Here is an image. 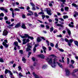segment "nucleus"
<instances>
[{"label":"nucleus","instance_id":"1","mask_svg":"<svg viewBox=\"0 0 78 78\" xmlns=\"http://www.w3.org/2000/svg\"><path fill=\"white\" fill-rule=\"evenodd\" d=\"M58 60L56 58H55L53 59L52 63L51 64V66L52 68H55L57 66L58 62L56 61Z\"/></svg>","mask_w":78,"mask_h":78},{"label":"nucleus","instance_id":"2","mask_svg":"<svg viewBox=\"0 0 78 78\" xmlns=\"http://www.w3.org/2000/svg\"><path fill=\"white\" fill-rule=\"evenodd\" d=\"M20 37L23 39V38H27V37L28 39H31V40L34 39V38L30 36L28 34H24V36H22V35H20Z\"/></svg>","mask_w":78,"mask_h":78},{"label":"nucleus","instance_id":"3","mask_svg":"<svg viewBox=\"0 0 78 78\" xmlns=\"http://www.w3.org/2000/svg\"><path fill=\"white\" fill-rule=\"evenodd\" d=\"M65 41L66 42H67L69 46H71V45H72V44L73 41V40L72 39H70L69 41L67 38H65Z\"/></svg>","mask_w":78,"mask_h":78},{"label":"nucleus","instance_id":"4","mask_svg":"<svg viewBox=\"0 0 78 78\" xmlns=\"http://www.w3.org/2000/svg\"><path fill=\"white\" fill-rule=\"evenodd\" d=\"M27 47L26 49L27 51H28L31 50V47H32V44H31L29 43L27 44Z\"/></svg>","mask_w":78,"mask_h":78},{"label":"nucleus","instance_id":"5","mask_svg":"<svg viewBox=\"0 0 78 78\" xmlns=\"http://www.w3.org/2000/svg\"><path fill=\"white\" fill-rule=\"evenodd\" d=\"M46 60L48 64H52L53 63L52 59V58H47L46 59Z\"/></svg>","mask_w":78,"mask_h":78},{"label":"nucleus","instance_id":"6","mask_svg":"<svg viewBox=\"0 0 78 78\" xmlns=\"http://www.w3.org/2000/svg\"><path fill=\"white\" fill-rule=\"evenodd\" d=\"M65 72H66V76H69V75H70V71H69V69H66Z\"/></svg>","mask_w":78,"mask_h":78},{"label":"nucleus","instance_id":"7","mask_svg":"<svg viewBox=\"0 0 78 78\" xmlns=\"http://www.w3.org/2000/svg\"><path fill=\"white\" fill-rule=\"evenodd\" d=\"M74 14H74L73 16L74 17H75V18L76 19H77V18H76V17H77L76 15L78 16V12H76V11H75L74 12Z\"/></svg>","mask_w":78,"mask_h":78},{"label":"nucleus","instance_id":"8","mask_svg":"<svg viewBox=\"0 0 78 78\" xmlns=\"http://www.w3.org/2000/svg\"><path fill=\"white\" fill-rule=\"evenodd\" d=\"M10 11H12V17L14 18V11H13V9L12 8H11L10 9Z\"/></svg>","mask_w":78,"mask_h":78},{"label":"nucleus","instance_id":"9","mask_svg":"<svg viewBox=\"0 0 78 78\" xmlns=\"http://www.w3.org/2000/svg\"><path fill=\"white\" fill-rule=\"evenodd\" d=\"M7 34H8V32L6 30H4L3 32V33L2 34L3 36H6L7 35Z\"/></svg>","mask_w":78,"mask_h":78},{"label":"nucleus","instance_id":"10","mask_svg":"<svg viewBox=\"0 0 78 78\" xmlns=\"http://www.w3.org/2000/svg\"><path fill=\"white\" fill-rule=\"evenodd\" d=\"M51 10H47V14H48L49 16H51Z\"/></svg>","mask_w":78,"mask_h":78},{"label":"nucleus","instance_id":"11","mask_svg":"<svg viewBox=\"0 0 78 78\" xmlns=\"http://www.w3.org/2000/svg\"><path fill=\"white\" fill-rule=\"evenodd\" d=\"M28 12H30V13H27V16H32V15L33 14V12L29 11H28Z\"/></svg>","mask_w":78,"mask_h":78},{"label":"nucleus","instance_id":"12","mask_svg":"<svg viewBox=\"0 0 78 78\" xmlns=\"http://www.w3.org/2000/svg\"><path fill=\"white\" fill-rule=\"evenodd\" d=\"M33 74L34 75V77L35 78H39L40 77L39 76H38L37 75H36V74H35V73H33Z\"/></svg>","mask_w":78,"mask_h":78},{"label":"nucleus","instance_id":"13","mask_svg":"<svg viewBox=\"0 0 78 78\" xmlns=\"http://www.w3.org/2000/svg\"><path fill=\"white\" fill-rule=\"evenodd\" d=\"M2 44L4 45V46H5V47H8V44H6V43L5 42H4L2 43Z\"/></svg>","mask_w":78,"mask_h":78},{"label":"nucleus","instance_id":"14","mask_svg":"<svg viewBox=\"0 0 78 78\" xmlns=\"http://www.w3.org/2000/svg\"><path fill=\"white\" fill-rule=\"evenodd\" d=\"M21 27L22 28H23V29H27V27H25V24L24 23H23Z\"/></svg>","mask_w":78,"mask_h":78},{"label":"nucleus","instance_id":"15","mask_svg":"<svg viewBox=\"0 0 78 78\" xmlns=\"http://www.w3.org/2000/svg\"><path fill=\"white\" fill-rule=\"evenodd\" d=\"M47 67V65H44L42 66V69L43 70H44V69H45Z\"/></svg>","mask_w":78,"mask_h":78},{"label":"nucleus","instance_id":"16","mask_svg":"<svg viewBox=\"0 0 78 78\" xmlns=\"http://www.w3.org/2000/svg\"><path fill=\"white\" fill-rule=\"evenodd\" d=\"M20 27V23L17 24L15 27V28H19Z\"/></svg>","mask_w":78,"mask_h":78},{"label":"nucleus","instance_id":"17","mask_svg":"<svg viewBox=\"0 0 78 78\" xmlns=\"http://www.w3.org/2000/svg\"><path fill=\"white\" fill-rule=\"evenodd\" d=\"M58 63H57V64L58 65V66H59V67H60L61 68H62L63 67L62 65V64L58 62Z\"/></svg>","mask_w":78,"mask_h":78},{"label":"nucleus","instance_id":"18","mask_svg":"<svg viewBox=\"0 0 78 78\" xmlns=\"http://www.w3.org/2000/svg\"><path fill=\"white\" fill-rule=\"evenodd\" d=\"M23 44L25 45V44H27V42L26 41V39H23Z\"/></svg>","mask_w":78,"mask_h":78},{"label":"nucleus","instance_id":"19","mask_svg":"<svg viewBox=\"0 0 78 78\" xmlns=\"http://www.w3.org/2000/svg\"><path fill=\"white\" fill-rule=\"evenodd\" d=\"M38 56L39 57H41L42 59H44V58L45 57V56H44V55L41 54V55H39Z\"/></svg>","mask_w":78,"mask_h":78},{"label":"nucleus","instance_id":"20","mask_svg":"<svg viewBox=\"0 0 78 78\" xmlns=\"http://www.w3.org/2000/svg\"><path fill=\"white\" fill-rule=\"evenodd\" d=\"M67 31L69 35L70 36V35H71V32L70 31V30L69 29H67Z\"/></svg>","mask_w":78,"mask_h":78},{"label":"nucleus","instance_id":"21","mask_svg":"<svg viewBox=\"0 0 78 78\" xmlns=\"http://www.w3.org/2000/svg\"><path fill=\"white\" fill-rule=\"evenodd\" d=\"M22 61H23L24 63H25V62H26V59H25V58L23 57L22 58Z\"/></svg>","mask_w":78,"mask_h":78},{"label":"nucleus","instance_id":"22","mask_svg":"<svg viewBox=\"0 0 78 78\" xmlns=\"http://www.w3.org/2000/svg\"><path fill=\"white\" fill-rule=\"evenodd\" d=\"M37 41L38 42H39L41 41V40L40 37H38L37 38Z\"/></svg>","mask_w":78,"mask_h":78},{"label":"nucleus","instance_id":"23","mask_svg":"<svg viewBox=\"0 0 78 78\" xmlns=\"http://www.w3.org/2000/svg\"><path fill=\"white\" fill-rule=\"evenodd\" d=\"M72 6H74V7H75L76 8H77L78 7V6H77V5L73 3L72 4Z\"/></svg>","mask_w":78,"mask_h":78},{"label":"nucleus","instance_id":"24","mask_svg":"<svg viewBox=\"0 0 78 78\" xmlns=\"http://www.w3.org/2000/svg\"><path fill=\"white\" fill-rule=\"evenodd\" d=\"M9 70L6 69L5 72V74H7L8 73H9Z\"/></svg>","mask_w":78,"mask_h":78},{"label":"nucleus","instance_id":"25","mask_svg":"<svg viewBox=\"0 0 78 78\" xmlns=\"http://www.w3.org/2000/svg\"><path fill=\"white\" fill-rule=\"evenodd\" d=\"M30 4L32 7H35V5L34 3H33L31 2L30 3Z\"/></svg>","mask_w":78,"mask_h":78},{"label":"nucleus","instance_id":"26","mask_svg":"<svg viewBox=\"0 0 78 78\" xmlns=\"http://www.w3.org/2000/svg\"><path fill=\"white\" fill-rule=\"evenodd\" d=\"M58 1H60L61 2H62L63 3H64L66 2V0H58Z\"/></svg>","mask_w":78,"mask_h":78},{"label":"nucleus","instance_id":"27","mask_svg":"<svg viewBox=\"0 0 78 78\" xmlns=\"http://www.w3.org/2000/svg\"><path fill=\"white\" fill-rule=\"evenodd\" d=\"M74 43L75 44V45H76V46L78 47V41H75Z\"/></svg>","mask_w":78,"mask_h":78},{"label":"nucleus","instance_id":"28","mask_svg":"<svg viewBox=\"0 0 78 78\" xmlns=\"http://www.w3.org/2000/svg\"><path fill=\"white\" fill-rule=\"evenodd\" d=\"M14 44L16 47H17V46L18 45V42H14Z\"/></svg>","mask_w":78,"mask_h":78},{"label":"nucleus","instance_id":"29","mask_svg":"<svg viewBox=\"0 0 78 78\" xmlns=\"http://www.w3.org/2000/svg\"><path fill=\"white\" fill-rule=\"evenodd\" d=\"M50 32H52L53 31V27H52L50 28Z\"/></svg>","mask_w":78,"mask_h":78},{"label":"nucleus","instance_id":"30","mask_svg":"<svg viewBox=\"0 0 78 78\" xmlns=\"http://www.w3.org/2000/svg\"><path fill=\"white\" fill-rule=\"evenodd\" d=\"M65 10L66 11H68V10H69V7H66L65 8Z\"/></svg>","mask_w":78,"mask_h":78},{"label":"nucleus","instance_id":"31","mask_svg":"<svg viewBox=\"0 0 78 78\" xmlns=\"http://www.w3.org/2000/svg\"><path fill=\"white\" fill-rule=\"evenodd\" d=\"M14 10L15 11H20V9L18 8H15L14 9Z\"/></svg>","mask_w":78,"mask_h":78},{"label":"nucleus","instance_id":"32","mask_svg":"<svg viewBox=\"0 0 78 78\" xmlns=\"http://www.w3.org/2000/svg\"><path fill=\"white\" fill-rule=\"evenodd\" d=\"M57 26H58V27H62V25L59 24H57Z\"/></svg>","mask_w":78,"mask_h":78},{"label":"nucleus","instance_id":"33","mask_svg":"<svg viewBox=\"0 0 78 78\" xmlns=\"http://www.w3.org/2000/svg\"><path fill=\"white\" fill-rule=\"evenodd\" d=\"M63 17L64 19H67V18H68V16L67 15L64 16Z\"/></svg>","mask_w":78,"mask_h":78},{"label":"nucleus","instance_id":"34","mask_svg":"<svg viewBox=\"0 0 78 78\" xmlns=\"http://www.w3.org/2000/svg\"><path fill=\"white\" fill-rule=\"evenodd\" d=\"M5 22L7 24H8V25H9V24H11V22H9L8 21H5Z\"/></svg>","mask_w":78,"mask_h":78},{"label":"nucleus","instance_id":"35","mask_svg":"<svg viewBox=\"0 0 78 78\" xmlns=\"http://www.w3.org/2000/svg\"><path fill=\"white\" fill-rule=\"evenodd\" d=\"M46 42L47 43L48 45V46H49L50 45V43L48 41V40H46Z\"/></svg>","mask_w":78,"mask_h":78},{"label":"nucleus","instance_id":"36","mask_svg":"<svg viewBox=\"0 0 78 78\" xmlns=\"http://www.w3.org/2000/svg\"><path fill=\"white\" fill-rule=\"evenodd\" d=\"M20 53L21 54L23 55V50H21L19 51Z\"/></svg>","mask_w":78,"mask_h":78},{"label":"nucleus","instance_id":"37","mask_svg":"<svg viewBox=\"0 0 78 78\" xmlns=\"http://www.w3.org/2000/svg\"><path fill=\"white\" fill-rule=\"evenodd\" d=\"M69 27H71V28H73V27H74L73 25H71V24H69Z\"/></svg>","mask_w":78,"mask_h":78},{"label":"nucleus","instance_id":"38","mask_svg":"<svg viewBox=\"0 0 78 78\" xmlns=\"http://www.w3.org/2000/svg\"><path fill=\"white\" fill-rule=\"evenodd\" d=\"M4 16V14L3 13H1L0 14V17H3Z\"/></svg>","mask_w":78,"mask_h":78},{"label":"nucleus","instance_id":"39","mask_svg":"<svg viewBox=\"0 0 78 78\" xmlns=\"http://www.w3.org/2000/svg\"><path fill=\"white\" fill-rule=\"evenodd\" d=\"M0 9L2 11H4L5 10V8H3V7H0Z\"/></svg>","mask_w":78,"mask_h":78},{"label":"nucleus","instance_id":"40","mask_svg":"<svg viewBox=\"0 0 78 78\" xmlns=\"http://www.w3.org/2000/svg\"><path fill=\"white\" fill-rule=\"evenodd\" d=\"M0 62H4V61H3V59H2V58H0Z\"/></svg>","mask_w":78,"mask_h":78},{"label":"nucleus","instance_id":"41","mask_svg":"<svg viewBox=\"0 0 78 78\" xmlns=\"http://www.w3.org/2000/svg\"><path fill=\"white\" fill-rule=\"evenodd\" d=\"M31 54V52H29L28 54V55L27 56L28 58H29L30 57V55Z\"/></svg>","mask_w":78,"mask_h":78},{"label":"nucleus","instance_id":"42","mask_svg":"<svg viewBox=\"0 0 78 78\" xmlns=\"http://www.w3.org/2000/svg\"><path fill=\"white\" fill-rule=\"evenodd\" d=\"M42 48H43L44 50H45L47 49V48L46 47H45L44 46H43L42 47Z\"/></svg>","mask_w":78,"mask_h":78},{"label":"nucleus","instance_id":"43","mask_svg":"<svg viewBox=\"0 0 78 78\" xmlns=\"http://www.w3.org/2000/svg\"><path fill=\"white\" fill-rule=\"evenodd\" d=\"M13 73H16L18 74V72H17V71L13 70Z\"/></svg>","mask_w":78,"mask_h":78},{"label":"nucleus","instance_id":"44","mask_svg":"<svg viewBox=\"0 0 78 78\" xmlns=\"http://www.w3.org/2000/svg\"><path fill=\"white\" fill-rule=\"evenodd\" d=\"M50 45L52 47H54V44H53V43H51Z\"/></svg>","mask_w":78,"mask_h":78},{"label":"nucleus","instance_id":"45","mask_svg":"<svg viewBox=\"0 0 78 78\" xmlns=\"http://www.w3.org/2000/svg\"><path fill=\"white\" fill-rule=\"evenodd\" d=\"M34 15L35 17H38V15L36 12H35L34 13Z\"/></svg>","mask_w":78,"mask_h":78},{"label":"nucleus","instance_id":"46","mask_svg":"<svg viewBox=\"0 0 78 78\" xmlns=\"http://www.w3.org/2000/svg\"><path fill=\"white\" fill-rule=\"evenodd\" d=\"M22 17L23 18V19H25V18H26V16H25V15L24 14L23 15H22Z\"/></svg>","mask_w":78,"mask_h":78},{"label":"nucleus","instance_id":"47","mask_svg":"<svg viewBox=\"0 0 78 78\" xmlns=\"http://www.w3.org/2000/svg\"><path fill=\"white\" fill-rule=\"evenodd\" d=\"M18 68L19 69V71H20L21 70V69H22V68L20 66H19L18 67Z\"/></svg>","mask_w":78,"mask_h":78},{"label":"nucleus","instance_id":"48","mask_svg":"<svg viewBox=\"0 0 78 78\" xmlns=\"http://www.w3.org/2000/svg\"><path fill=\"white\" fill-rule=\"evenodd\" d=\"M57 37H62V35L61 34H60V35H57Z\"/></svg>","mask_w":78,"mask_h":78},{"label":"nucleus","instance_id":"49","mask_svg":"<svg viewBox=\"0 0 78 78\" xmlns=\"http://www.w3.org/2000/svg\"><path fill=\"white\" fill-rule=\"evenodd\" d=\"M9 73L10 75L11 76H12V72H11V71L9 70Z\"/></svg>","mask_w":78,"mask_h":78},{"label":"nucleus","instance_id":"50","mask_svg":"<svg viewBox=\"0 0 78 78\" xmlns=\"http://www.w3.org/2000/svg\"><path fill=\"white\" fill-rule=\"evenodd\" d=\"M37 63H34L33 64V66H37Z\"/></svg>","mask_w":78,"mask_h":78},{"label":"nucleus","instance_id":"51","mask_svg":"<svg viewBox=\"0 0 78 78\" xmlns=\"http://www.w3.org/2000/svg\"><path fill=\"white\" fill-rule=\"evenodd\" d=\"M32 10H33L34 11H35L36 10V8H35V7H32Z\"/></svg>","mask_w":78,"mask_h":78},{"label":"nucleus","instance_id":"52","mask_svg":"<svg viewBox=\"0 0 78 78\" xmlns=\"http://www.w3.org/2000/svg\"><path fill=\"white\" fill-rule=\"evenodd\" d=\"M71 63L72 64H74L75 62H74V61L71 60Z\"/></svg>","mask_w":78,"mask_h":78},{"label":"nucleus","instance_id":"53","mask_svg":"<svg viewBox=\"0 0 78 78\" xmlns=\"http://www.w3.org/2000/svg\"><path fill=\"white\" fill-rule=\"evenodd\" d=\"M38 14H44V13L43 12H40L38 13Z\"/></svg>","mask_w":78,"mask_h":78},{"label":"nucleus","instance_id":"54","mask_svg":"<svg viewBox=\"0 0 78 78\" xmlns=\"http://www.w3.org/2000/svg\"><path fill=\"white\" fill-rule=\"evenodd\" d=\"M4 19L5 20H7L8 19V17H7V16H5L4 17Z\"/></svg>","mask_w":78,"mask_h":78},{"label":"nucleus","instance_id":"55","mask_svg":"<svg viewBox=\"0 0 78 78\" xmlns=\"http://www.w3.org/2000/svg\"><path fill=\"white\" fill-rule=\"evenodd\" d=\"M57 32H58V30H55L53 31L54 33H57Z\"/></svg>","mask_w":78,"mask_h":78},{"label":"nucleus","instance_id":"56","mask_svg":"<svg viewBox=\"0 0 78 78\" xmlns=\"http://www.w3.org/2000/svg\"><path fill=\"white\" fill-rule=\"evenodd\" d=\"M18 8H20V9H24V7L23 6H21L20 7H19Z\"/></svg>","mask_w":78,"mask_h":78},{"label":"nucleus","instance_id":"57","mask_svg":"<svg viewBox=\"0 0 78 78\" xmlns=\"http://www.w3.org/2000/svg\"><path fill=\"white\" fill-rule=\"evenodd\" d=\"M78 69H75L73 71V73H75V72H78Z\"/></svg>","mask_w":78,"mask_h":78},{"label":"nucleus","instance_id":"58","mask_svg":"<svg viewBox=\"0 0 78 78\" xmlns=\"http://www.w3.org/2000/svg\"><path fill=\"white\" fill-rule=\"evenodd\" d=\"M69 61H70V60H69V58H67V63L68 64H69Z\"/></svg>","mask_w":78,"mask_h":78},{"label":"nucleus","instance_id":"59","mask_svg":"<svg viewBox=\"0 0 78 78\" xmlns=\"http://www.w3.org/2000/svg\"><path fill=\"white\" fill-rule=\"evenodd\" d=\"M59 62H63V63L64 62V60H62V61H61V60H59Z\"/></svg>","mask_w":78,"mask_h":78},{"label":"nucleus","instance_id":"60","mask_svg":"<svg viewBox=\"0 0 78 78\" xmlns=\"http://www.w3.org/2000/svg\"><path fill=\"white\" fill-rule=\"evenodd\" d=\"M26 43L27 42H30V40L29 39H27L26 40Z\"/></svg>","mask_w":78,"mask_h":78},{"label":"nucleus","instance_id":"61","mask_svg":"<svg viewBox=\"0 0 78 78\" xmlns=\"http://www.w3.org/2000/svg\"><path fill=\"white\" fill-rule=\"evenodd\" d=\"M34 53H35V51L36 50V48L35 47H34Z\"/></svg>","mask_w":78,"mask_h":78},{"label":"nucleus","instance_id":"62","mask_svg":"<svg viewBox=\"0 0 78 78\" xmlns=\"http://www.w3.org/2000/svg\"><path fill=\"white\" fill-rule=\"evenodd\" d=\"M19 75L20 76H23V75H22V73H19Z\"/></svg>","mask_w":78,"mask_h":78},{"label":"nucleus","instance_id":"63","mask_svg":"<svg viewBox=\"0 0 78 78\" xmlns=\"http://www.w3.org/2000/svg\"><path fill=\"white\" fill-rule=\"evenodd\" d=\"M59 51H61L62 52H63V51H64V50L62 49H60Z\"/></svg>","mask_w":78,"mask_h":78},{"label":"nucleus","instance_id":"64","mask_svg":"<svg viewBox=\"0 0 78 78\" xmlns=\"http://www.w3.org/2000/svg\"><path fill=\"white\" fill-rule=\"evenodd\" d=\"M0 78H4V77L3 75H1L0 76Z\"/></svg>","mask_w":78,"mask_h":78}]
</instances>
